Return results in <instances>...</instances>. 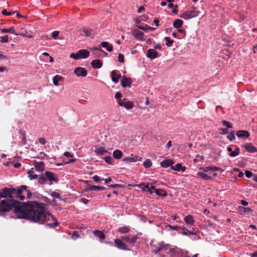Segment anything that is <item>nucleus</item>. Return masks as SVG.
I'll use <instances>...</instances> for the list:
<instances>
[{"label": "nucleus", "instance_id": "nucleus-1", "mask_svg": "<svg viewBox=\"0 0 257 257\" xmlns=\"http://www.w3.org/2000/svg\"><path fill=\"white\" fill-rule=\"evenodd\" d=\"M14 208V212L18 214V218H26L31 222L39 224H43L51 218L54 222L52 224L47 223L46 225L50 228H53L58 225L57 220L52 214L46 211L45 204L44 203L34 202L25 204L17 201Z\"/></svg>", "mask_w": 257, "mask_h": 257}, {"label": "nucleus", "instance_id": "nucleus-2", "mask_svg": "<svg viewBox=\"0 0 257 257\" xmlns=\"http://www.w3.org/2000/svg\"><path fill=\"white\" fill-rule=\"evenodd\" d=\"M26 189L27 186L25 185H21L17 188L5 187L0 192V215L14 209L17 200L13 198L24 200L25 197L22 195V192Z\"/></svg>", "mask_w": 257, "mask_h": 257}, {"label": "nucleus", "instance_id": "nucleus-3", "mask_svg": "<svg viewBox=\"0 0 257 257\" xmlns=\"http://www.w3.org/2000/svg\"><path fill=\"white\" fill-rule=\"evenodd\" d=\"M47 180H48L50 182V185H51L53 182L57 183L59 179L53 172L46 171L44 174L39 177L38 182L39 184L43 185L46 184Z\"/></svg>", "mask_w": 257, "mask_h": 257}, {"label": "nucleus", "instance_id": "nucleus-4", "mask_svg": "<svg viewBox=\"0 0 257 257\" xmlns=\"http://www.w3.org/2000/svg\"><path fill=\"white\" fill-rule=\"evenodd\" d=\"M199 13V11H197L195 8H193L191 10L184 12L181 17L185 20H188L198 16Z\"/></svg>", "mask_w": 257, "mask_h": 257}, {"label": "nucleus", "instance_id": "nucleus-5", "mask_svg": "<svg viewBox=\"0 0 257 257\" xmlns=\"http://www.w3.org/2000/svg\"><path fill=\"white\" fill-rule=\"evenodd\" d=\"M169 246V244H165L163 241L158 242L153 245V251L157 254L162 250H167Z\"/></svg>", "mask_w": 257, "mask_h": 257}, {"label": "nucleus", "instance_id": "nucleus-6", "mask_svg": "<svg viewBox=\"0 0 257 257\" xmlns=\"http://www.w3.org/2000/svg\"><path fill=\"white\" fill-rule=\"evenodd\" d=\"M122 240H123L125 242L127 243L130 246H133L137 241V240L138 239V235H135V236H121Z\"/></svg>", "mask_w": 257, "mask_h": 257}, {"label": "nucleus", "instance_id": "nucleus-7", "mask_svg": "<svg viewBox=\"0 0 257 257\" xmlns=\"http://www.w3.org/2000/svg\"><path fill=\"white\" fill-rule=\"evenodd\" d=\"M114 242L115 244V246L119 249L127 250H130L127 247V245L121 239V237L119 239H115Z\"/></svg>", "mask_w": 257, "mask_h": 257}, {"label": "nucleus", "instance_id": "nucleus-8", "mask_svg": "<svg viewBox=\"0 0 257 257\" xmlns=\"http://www.w3.org/2000/svg\"><path fill=\"white\" fill-rule=\"evenodd\" d=\"M119 106H123L127 109H130L134 107V103L132 101H125L124 100H119L118 101Z\"/></svg>", "mask_w": 257, "mask_h": 257}, {"label": "nucleus", "instance_id": "nucleus-9", "mask_svg": "<svg viewBox=\"0 0 257 257\" xmlns=\"http://www.w3.org/2000/svg\"><path fill=\"white\" fill-rule=\"evenodd\" d=\"M74 73L78 77H85L87 75V72L85 69L81 67L76 68Z\"/></svg>", "mask_w": 257, "mask_h": 257}, {"label": "nucleus", "instance_id": "nucleus-10", "mask_svg": "<svg viewBox=\"0 0 257 257\" xmlns=\"http://www.w3.org/2000/svg\"><path fill=\"white\" fill-rule=\"evenodd\" d=\"M132 83V80L130 78H127L124 76L121 80V86L123 88L125 87H131V84Z\"/></svg>", "mask_w": 257, "mask_h": 257}, {"label": "nucleus", "instance_id": "nucleus-11", "mask_svg": "<svg viewBox=\"0 0 257 257\" xmlns=\"http://www.w3.org/2000/svg\"><path fill=\"white\" fill-rule=\"evenodd\" d=\"M247 152L253 153L257 152V148L252 145L251 143H246L242 146Z\"/></svg>", "mask_w": 257, "mask_h": 257}, {"label": "nucleus", "instance_id": "nucleus-12", "mask_svg": "<svg viewBox=\"0 0 257 257\" xmlns=\"http://www.w3.org/2000/svg\"><path fill=\"white\" fill-rule=\"evenodd\" d=\"M147 57L151 59L158 57V52L153 49H149L147 52Z\"/></svg>", "mask_w": 257, "mask_h": 257}, {"label": "nucleus", "instance_id": "nucleus-13", "mask_svg": "<svg viewBox=\"0 0 257 257\" xmlns=\"http://www.w3.org/2000/svg\"><path fill=\"white\" fill-rule=\"evenodd\" d=\"M116 72V70H113L111 72L112 81L115 83H117L118 82L119 79L121 77V75L120 74H117Z\"/></svg>", "mask_w": 257, "mask_h": 257}, {"label": "nucleus", "instance_id": "nucleus-14", "mask_svg": "<svg viewBox=\"0 0 257 257\" xmlns=\"http://www.w3.org/2000/svg\"><path fill=\"white\" fill-rule=\"evenodd\" d=\"M141 158H139V157L134 156L133 154H131V155L127 158L123 159L122 161L126 163H130V162H135L138 161H140Z\"/></svg>", "mask_w": 257, "mask_h": 257}, {"label": "nucleus", "instance_id": "nucleus-15", "mask_svg": "<svg viewBox=\"0 0 257 257\" xmlns=\"http://www.w3.org/2000/svg\"><path fill=\"white\" fill-rule=\"evenodd\" d=\"M236 136L238 138H247L249 137V134L247 131L244 130H239L236 132Z\"/></svg>", "mask_w": 257, "mask_h": 257}, {"label": "nucleus", "instance_id": "nucleus-16", "mask_svg": "<svg viewBox=\"0 0 257 257\" xmlns=\"http://www.w3.org/2000/svg\"><path fill=\"white\" fill-rule=\"evenodd\" d=\"M35 168L38 172H43L45 170V164L43 162H36L35 163Z\"/></svg>", "mask_w": 257, "mask_h": 257}, {"label": "nucleus", "instance_id": "nucleus-17", "mask_svg": "<svg viewBox=\"0 0 257 257\" xmlns=\"http://www.w3.org/2000/svg\"><path fill=\"white\" fill-rule=\"evenodd\" d=\"M80 59H85L88 57L89 52L87 50L81 49L78 51Z\"/></svg>", "mask_w": 257, "mask_h": 257}, {"label": "nucleus", "instance_id": "nucleus-18", "mask_svg": "<svg viewBox=\"0 0 257 257\" xmlns=\"http://www.w3.org/2000/svg\"><path fill=\"white\" fill-rule=\"evenodd\" d=\"M91 64L93 68L99 69L102 66V62L99 59H95L92 61Z\"/></svg>", "mask_w": 257, "mask_h": 257}, {"label": "nucleus", "instance_id": "nucleus-19", "mask_svg": "<svg viewBox=\"0 0 257 257\" xmlns=\"http://www.w3.org/2000/svg\"><path fill=\"white\" fill-rule=\"evenodd\" d=\"M133 34L136 39L141 41H144V39L143 38L144 34L143 32L136 30H134Z\"/></svg>", "mask_w": 257, "mask_h": 257}, {"label": "nucleus", "instance_id": "nucleus-20", "mask_svg": "<svg viewBox=\"0 0 257 257\" xmlns=\"http://www.w3.org/2000/svg\"><path fill=\"white\" fill-rule=\"evenodd\" d=\"M93 234L95 236L99 238L101 242H102V240L104 239L105 238V235L102 231L99 230H95L93 231Z\"/></svg>", "mask_w": 257, "mask_h": 257}, {"label": "nucleus", "instance_id": "nucleus-21", "mask_svg": "<svg viewBox=\"0 0 257 257\" xmlns=\"http://www.w3.org/2000/svg\"><path fill=\"white\" fill-rule=\"evenodd\" d=\"M174 162L172 160L168 159L162 161L161 163V166L163 168H167L169 166H172V165L174 164Z\"/></svg>", "mask_w": 257, "mask_h": 257}, {"label": "nucleus", "instance_id": "nucleus-22", "mask_svg": "<svg viewBox=\"0 0 257 257\" xmlns=\"http://www.w3.org/2000/svg\"><path fill=\"white\" fill-rule=\"evenodd\" d=\"M200 169L203 170L204 172H207L209 171H218L221 170L220 168L215 166H208L205 168H200Z\"/></svg>", "mask_w": 257, "mask_h": 257}, {"label": "nucleus", "instance_id": "nucleus-23", "mask_svg": "<svg viewBox=\"0 0 257 257\" xmlns=\"http://www.w3.org/2000/svg\"><path fill=\"white\" fill-rule=\"evenodd\" d=\"M82 32L86 37H89L91 38H93L94 33L92 30L88 29L87 28H84L82 30Z\"/></svg>", "mask_w": 257, "mask_h": 257}, {"label": "nucleus", "instance_id": "nucleus-24", "mask_svg": "<svg viewBox=\"0 0 257 257\" xmlns=\"http://www.w3.org/2000/svg\"><path fill=\"white\" fill-rule=\"evenodd\" d=\"M184 221L187 224L191 225H193L195 222V220L194 219L193 217L191 215H187L184 218Z\"/></svg>", "mask_w": 257, "mask_h": 257}, {"label": "nucleus", "instance_id": "nucleus-25", "mask_svg": "<svg viewBox=\"0 0 257 257\" xmlns=\"http://www.w3.org/2000/svg\"><path fill=\"white\" fill-rule=\"evenodd\" d=\"M28 177L31 180L36 179L37 178L38 179L39 178L38 175L36 174L34 171L33 170V168L28 171Z\"/></svg>", "mask_w": 257, "mask_h": 257}, {"label": "nucleus", "instance_id": "nucleus-26", "mask_svg": "<svg viewBox=\"0 0 257 257\" xmlns=\"http://www.w3.org/2000/svg\"><path fill=\"white\" fill-rule=\"evenodd\" d=\"M105 188L103 187H99L95 185H92L88 186V188L87 189V190L89 191H102L105 190Z\"/></svg>", "mask_w": 257, "mask_h": 257}, {"label": "nucleus", "instance_id": "nucleus-27", "mask_svg": "<svg viewBox=\"0 0 257 257\" xmlns=\"http://www.w3.org/2000/svg\"><path fill=\"white\" fill-rule=\"evenodd\" d=\"M155 192L159 196L166 197L167 195L166 192L163 189H156Z\"/></svg>", "mask_w": 257, "mask_h": 257}, {"label": "nucleus", "instance_id": "nucleus-28", "mask_svg": "<svg viewBox=\"0 0 257 257\" xmlns=\"http://www.w3.org/2000/svg\"><path fill=\"white\" fill-rule=\"evenodd\" d=\"M122 152L119 150H115L113 152V156L116 159H120L122 156Z\"/></svg>", "mask_w": 257, "mask_h": 257}, {"label": "nucleus", "instance_id": "nucleus-29", "mask_svg": "<svg viewBox=\"0 0 257 257\" xmlns=\"http://www.w3.org/2000/svg\"><path fill=\"white\" fill-rule=\"evenodd\" d=\"M63 79V77L56 75L53 78V82L55 86H58L59 85L58 82L59 81H61Z\"/></svg>", "mask_w": 257, "mask_h": 257}, {"label": "nucleus", "instance_id": "nucleus-30", "mask_svg": "<svg viewBox=\"0 0 257 257\" xmlns=\"http://www.w3.org/2000/svg\"><path fill=\"white\" fill-rule=\"evenodd\" d=\"M1 30L3 33H10L11 34H15L17 36L19 35L18 34L16 33L14 27H12L9 29H2Z\"/></svg>", "mask_w": 257, "mask_h": 257}, {"label": "nucleus", "instance_id": "nucleus-31", "mask_svg": "<svg viewBox=\"0 0 257 257\" xmlns=\"http://www.w3.org/2000/svg\"><path fill=\"white\" fill-rule=\"evenodd\" d=\"M183 24V22L181 19H176L173 23V26L174 28L179 29L182 27Z\"/></svg>", "mask_w": 257, "mask_h": 257}, {"label": "nucleus", "instance_id": "nucleus-32", "mask_svg": "<svg viewBox=\"0 0 257 257\" xmlns=\"http://www.w3.org/2000/svg\"><path fill=\"white\" fill-rule=\"evenodd\" d=\"M197 175L199 176L202 179L204 180H208L211 179V176H209L204 173L199 172Z\"/></svg>", "mask_w": 257, "mask_h": 257}, {"label": "nucleus", "instance_id": "nucleus-33", "mask_svg": "<svg viewBox=\"0 0 257 257\" xmlns=\"http://www.w3.org/2000/svg\"><path fill=\"white\" fill-rule=\"evenodd\" d=\"M95 153L98 155H103L105 153H107V151L103 147H99L95 150Z\"/></svg>", "mask_w": 257, "mask_h": 257}, {"label": "nucleus", "instance_id": "nucleus-34", "mask_svg": "<svg viewBox=\"0 0 257 257\" xmlns=\"http://www.w3.org/2000/svg\"><path fill=\"white\" fill-rule=\"evenodd\" d=\"M240 153V149L238 147H236L235 151H232L231 153H229V156L231 157H235L238 156Z\"/></svg>", "mask_w": 257, "mask_h": 257}, {"label": "nucleus", "instance_id": "nucleus-35", "mask_svg": "<svg viewBox=\"0 0 257 257\" xmlns=\"http://www.w3.org/2000/svg\"><path fill=\"white\" fill-rule=\"evenodd\" d=\"M118 231L120 233H127L130 231V228L128 226H123L118 228Z\"/></svg>", "mask_w": 257, "mask_h": 257}, {"label": "nucleus", "instance_id": "nucleus-36", "mask_svg": "<svg viewBox=\"0 0 257 257\" xmlns=\"http://www.w3.org/2000/svg\"><path fill=\"white\" fill-rule=\"evenodd\" d=\"M227 139L230 141H232L235 139V132L232 131L229 133V135L227 136Z\"/></svg>", "mask_w": 257, "mask_h": 257}, {"label": "nucleus", "instance_id": "nucleus-37", "mask_svg": "<svg viewBox=\"0 0 257 257\" xmlns=\"http://www.w3.org/2000/svg\"><path fill=\"white\" fill-rule=\"evenodd\" d=\"M152 165L151 161L149 159H147L143 163V166L146 169L149 168Z\"/></svg>", "mask_w": 257, "mask_h": 257}, {"label": "nucleus", "instance_id": "nucleus-38", "mask_svg": "<svg viewBox=\"0 0 257 257\" xmlns=\"http://www.w3.org/2000/svg\"><path fill=\"white\" fill-rule=\"evenodd\" d=\"M164 39L166 41V45L167 47H170L174 43V41L171 40L170 37H166Z\"/></svg>", "mask_w": 257, "mask_h": 257}, {"label": "nucleus", "instance_id": "nucleus-39", "mask_svg": "<svg viewBox=\"0 0 257 257\" xmlns=\"http://www.w3.org/2000/svg\"><path fill=\"white\" fill-rule=\"evenodd\" d=\"M171 168L173 170L179 171L182 168V165L181 164L178 163L176 164L174 166H171Z\"/></svg>", "mask_w": 257, "mask_h": 257}, {"label": "nucleus", "instance_id": "nucleus-40", "mask_svg": "<svg viewBox=\"0 0 257 257\" xmlns=\"http://www.w3.org/2000/svg\"><path fill=\"white\" fill-rule=\"evenodd\" d=\"M222 124L226 127V128H232V124L230 123V122L223 120L222 121Z\"/></svg>", "mask_w": 257, "mask_h": 257}, {"label": "nucleus", "instance_id": "nucleus-41", "mask_svg": "<svg viewBox=\"0 0 257 257\" xmlns=\"http://www.w3.org/2000/svg\"><path fill=\"white\" fill-rule=\"evenodd\" d=\"M137 27L140 29L141 30H144L145 31H148V30H154L155 29V28H152V27H149L148 26H146V27H142V26H137Z\"/></svg>", "mask_w": 257, "mask_h": 257}, {"label": "nucleus", "instance_id": "nucleus-42", "mask_svg": "<svg viewBox=\"0 0 257 257\" xmlns=\"http://www.w3.org/2000/svg\"><path fill=\"white\" fill-rule=\"evenodd\" d=\"M104 160L108 164L112 165V158L110 156L105 157Z\"/></svg>", "mask_w": 257, "mask_h": 257}, {"label": "nucleus", "instance_id": "nucleus-43", "mask_svg": "<svg viewBox=\"0 0 257 257\" xmlns=\"http://www.w3.org/2000/svg\"><path fill=\"white\" fill-rule=\"evenodd\" d=\"M0 42L1 43L8 42V36L5 35V36L0 37Z\"/></svg>", "mask_w": 257, "mask_h": 257}, {"label": "nucleus", "instance_id": "nucleus-44", "mask_svg": "<svg viewBox=\"0 0 257 257\" xmlns=\"http://www.w3.org/2000/svg\"><path fill=\"white\" fill-rule=\"evenodd\" d=\"M204 160V157L203 156H200L199 155H196L195 158L194 159L195 163Z\"/></svg>", "mask_w": 257, "mask_h": 257}, {"label": "nucleus", "instance_id": "nucleus-45", "mask_svg": "<svg viewBox=\"0 0 257 257\" xmlns=\"http://www.w3.org/2000/svg\"><path fill=\"white\" fill-rule=\"evenodd\" d=\"M70 57L75 60H78L80 59L78 52L76 53H71L70 55Z\"/></svg>", "mask_w": 257, "mask_h": 257}, {"label": "nucleus", "instance_id": "nucleus-46", "mask_svg": "<svg viewBox=\"0 0 257 257\" xmlns=\"http://www.w3.org/2000/svg\"><path fill=\"white\" fill-rule=\"evenodd\" d=\"M92 179H93V180L94 181H95L96 182H99L101 181H102L104 180L103 179H100V177L99 176H98L97 175H95V176H93Z\"/></svg>", "mask_w": 257, "mask_h": 257}, {"label": "nucleus", "instance_id": "nucleus-47", "mask_svg": "<svg viewBox=\"0 0 257 257\" xmlns=\"http://www.w3.org/2000/svg\"><path fill=\"white\" fill-rule=\"evenodd\" d=\"M80 237L78 231H74L72 233V238L75 239Z\"/></svg>", "mask_w": 257, "mask_h": 257}, {"label": "nucleus", "instance_id": "nucleus-48", "mask_svg": "<svg viewBox=\"0 0 257 257\" xmlns=\"http://www.w3.org/2000/svg\"><path fill=\"white\" fill-rule=\"evenodd\" d=\"M16 12V11H15L14 12H8L7 11L6 9H4L2 13L5 16H11L12 14H14Z\"/></svg>", "mask_w": 257, "mask_h": 257}, {"label": "nucleus", "instance_id": "nucleus-49", "mask_svg": "<svg viewBox=\"0 0 257 257\" xmlns=\"http://www.w3.org/2000/svg\"><path fill=\"white\" fill-rule=\"evenodd\" d=\"M118 61L120 62V63H123L124 60V56L122 54H118Z\"/></svg>", "mask_w": 257, "mask_h": 257}, {"label": "nucleus", "instance_id": "nucleus-50", "mask_svg": "<svg viewBox=\"0 0 257 257\" xmlns=\"http://www.w3.org/2000/svg\"><path fill=\"white\" fill-rule=\"evenodd\" d=\"M47 156V155L45 153L42 152L39 153L38 158L41 159H44Z\"/></svg>", "mask_w": 257, "mask_h": 257}, {"label": "nucleus", "instance_id": "nucleus-51", "mask_svg": "<svg viewBox=\"0 0 257 257\" xmlns=\"http://www.w3.org/2000/svg\"><path fill=\"white\" fill-rule=\"evenodd\" d=\"M59 32L57 31H55L53 32V33H52V38L54 39H57L58 36L59 35Z\"/></svg>", "mask_w": 257, "mask_h": 257}, {"label": "nucleus", "instance_id": "nucleus-52", "mask_svg": "<svg viewBox=\"0 0 257 257\" xmlns=\"http://www.w3.org/2000/svg\"><path fill=\"white\" fill-rule=\"evenodd\" d=\"M169 227L170 228V229L174 230H178L181 228V227L179 226H172L171 225H169Z\"/></svg>", "mask_w": 257, "mask_h": 257}, {"label": "nucleus", "instance_id": "nucleus-53", "mask_svg": "<svg viewBox=\"0 0 257 257\" xmlns=\"http://www.w3.org/2000/svg\"><path fill=\"white\" fill-rule=\"evenodd\" d=\"M91 50H92L93 53L95 52L96 51H100L101 52L104 53V51L101 48L100 46H99L98 48H91Z\"/></svg>", "mask_w": 257, "mask_h": 257}, {"label": "nucleus", "instance_id": "nucleus-54", "mask_svg": "<svg viewBox=\"0 0 257 257\" xmlns=\"http://www.w3.org/2000/svg\"><path fill=\"white\" fill-rule=\"evenodd\" d=\"M51 196L54 198H59L60 194L56 192H53L51 194Z\"/></svg>", "mask_w": 257, "mask_h": 257}, {"label": "nucleus", "instance_id": "nucleus-55", "mask_svg": "<svg viewBox=\"0 0 257 257\" xmlns=\"http://www.w3.org/2000/svg\"><path fill=\"white\" fill-rule=\"evenodd\" d=\"M245 175L247 178H249L252 176V173L250 171L246 170L245 171Z\"/></svg>", "mask_w": 257, "mask_h": 257}, {"label": "nucleus", "instance_id": "nucleus-56", "mask_svg": "<svg viewBox=\"0 0 257 257\" xmlns=\"http://www.w3.org/2000/svg\"><path fill=\"white\" fill-rule=\"evenodd\" d=\"M220 130L221 131V132L220 133V134L221 135H226L228 133V131L227 128H221L220 129Z\"/></svg>", "mask_w": 257, "mask_h": 257}, {"label": "nucleus", "instance_id": "nucleus-57", "mask_svg": "<svg viewBox=\"0 0 257 257\" xmlns=\"http://www.w3.org/2000/svg\"><path fill=\"white\" fill-rule=\"evenodd\" d=\"M109 43L107 42H102L101 43V46L103 48H105L106 49L109 46Z\"/></svg>", "mask_w": 257, "mask_h": 257}, {"label": "nucleus", "instance_id": "nucleus-58", "mask_svg": "<svg viewBox=\"0 0 257 257\" xmlns=\"http://www.w3.org/2000/svg\"><path fill=\"white\" fill-rule=\"evenodd\" d=\"M122 96V94L119 92H117L115 94V98L116 99H119Z\"/></svg>", "mask_w": 257, "mask_h": 257}, {"label": "nucleus", "instance_id": "nucleus-59", "mask_svg": "<svg viewBox=\"0 0 257 257\" xmlns=\"http://www.w3.org/2000/svg\"><path fill=\"white\" fill-rule=\"evenodd\" d=\"M155 188L154 186H151V187H150V188H149L148 189V191L151 193V194H152L154 192V191H153L154 190H155Z\"/></svg>", "mask_w": 257, "mask_h": 257}, {"label": "nucleus", "instance_id": "nucleus-60", "mask_svg": "<svg viewBox=\"0 0 257 257\" xmlns=\"http://www.w3.org/2000/svg\"><path fill=\"white\" fill-rule=\"evenodd\" d=\"M93 54L94 55V58H99L101 57V54L98 53V51H96L95 52H94Z\"/></svg>", "mask_w": 257, "mask_h": 257}, {"label": "nucleus", "instance_id": "nucleus-61", "mask_svg": "<svg viewBox=\"0 0 257 257\" xmlns=\"http://www.w3.org/2000/svg\"><path fill=\"white\" fill-rule=\"evenodd\" d=\"M145 10L144 6H141L138 10L137 12L138 13H141L142 12L144 11Z\"/></svg>", "mask_w": 257, "mask_h": 257}, {"label": "nucleus", "instance_id": "nucleus-62", "mask_svg": "<svg viewBox=\"0 0 257 257\" xmlns=\"http://www.w3.org/2000/svg\"><path fill=\"white\" fill-rule=\"evenodd\" d=\"M39 142L41 144L44 145L46 143L45 139L44 138H41L39 139Z\"/></svg>", "mask_w": 257, "mask_h": 257}, {"label": "nucleus", "instance_id": "nucleus-63", "mask_svg": "<svg viewBox=\"0 0 257 257\" xmlns=\"http://www.w3.org/2000/svg\"><path fill=\"white\" fill-rule=\"evenodd\" d=\"M64 156L67 157H73V155H71L69 152H65L64 153Z\"/></svg>", "mask_w": 257, "mask_h": 257}, {"label": "nucleus", "instance_id": "nucleus-64", "mask_svg": "<svg viewBox=\"0 0 257 257\" xmlns=\"http://www.w3.org/2000/svg\"><path fill=\"white\" fill-rule=\"evenodd\" d=\"M106 50L108 52H111L113 50V47L112 45H109V46L106 48Z\"/></svg>", "mask_w": 257, "mask_h": 257}]
</instances>
